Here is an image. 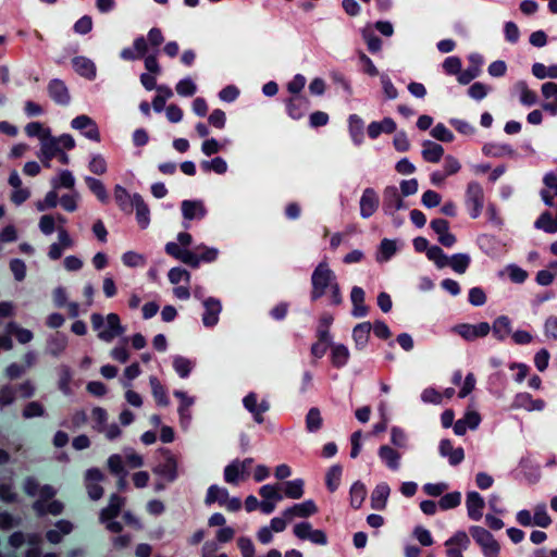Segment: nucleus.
Listing matches in <instances>:
<instances>
[{"label": "nucleus", "mask_w": 557, "mask_h": 557, "mask_svg": "<svg viewBox=\"0 0 557 557\" xmlns=\"http://www.w3.org/2000/svg\"><path fill=\"white\" fill-rule=\"evenodd\" d=\"M149 383L157 404L160 406H168L170 404V400L166 395V389L161 384V382L156 376H150Z\"/></svg>", "instance_id": "obj_51"}, {"label": "nucleus", "mask_w": 557, "mask_h": 557, "mask_svg": "<svg viewBox=\"0 0 557 557\" xmlns=\"http://www.w3.org/2000/svg\"><path fill=\"white\" fill-rule=\"evenodd\" d=\"M349 350L343 344H333L331 346V360L334 367L342 368L349 360Z\"/></svg>", "instance_id": "obj_44"}, {"label": "nucleus", "mask_w": 557, "mask_h": 557, "mask_svg": "<svg viewBox=\"0 0 557 557\" xmlns=\"http://www.w3.org/2000/svg\"><path fill=\"white\" fill-rule=\"evenodd\" d=\"M79 199H81V196H79L78 191L73 189V190H71V193L62 195L59 202H60L61 207L63 208V210H65L67 212H74L78 208Z\"/></svg>", "instance_id": "obj_64"}, {"label": "nucleus", "mask_w": 557, "mask_h": 557, "mask_svg": "<svg viewBox=\"0 0 557 557\" xmlns=\"http://www.w3.org/2000/svg\"><path fill=\"white\" fill-rule=\"evenodd\" d=\"M480 413L469 405L466 409L463 417L457 420L454 424V432L456 435H463L468 430H475L481 423Z\"/></svg>", "instance_id": "obj_14"}, {"label": "nucleus", "mask_w": 557, "mask_h": 557, "mask_svg": "<svg viewBox=\"0 0 557 557\" xmlns=\"http://www.w3.org/2000/svg\"><path fill=\"white\" fill-rule=\"evenodd\" d=\"M244 407L253 416L257 423L263 422V413L269 410L270 404L267 399H262L258 403V396L256 393H249L243 399Z\"/></svg>", "instance_id": "obj_18"}, {"label": "nucleus", "mask_w": 557, "mask_h": 557, "mask_svg": "<svg viewBox=\"0 0 557 557\" xmlns=\"http://www.w3.org/2000/svg\"><path fill=\"white\" fill-rule=\"evenodd\" d=\"M438 450L441 456L448 458L451 466L459 465L465 458L463 449L461 447L454 448L449 440H442Z\"/></svg>", "instance_id": "obj_28"}, {"label": "nucleus", "mask_w": 557, "mask_h": 557, "mask_svg": "<svg viewBox=\"0 0 557 557\" xmlns=\"http://www.w3.org/2000/svg\"><path fill=\"white\" fill-rule=\"evenodd\" d=\"M71 126L92 141L99 143L101 140L97 123L88 115L82 114L76 116L71 121Z\"/></svg>", "instance_id": "obj_13"}, {"label": "nucleus", "mask_w": 557, "mask_h": 557, "mask_svg": "<svg viewBox=\"0 0 557 557\" xmlns=\"http://www.w3.org/2000/svg\"><path fill=\"white\" fill-rule=\"evenodd\" d=\"M24 490L26 494L38 497L33 505L34 510L38 516H45L47 513L58 516L62 513L64 506L61 502L51 500L50 503H47L57 493L55 488L51 485L40 486L34 478H27L24 483Z\"/></svg>", "instance_id": "obj_1"}, {"label": "nucleus", "mask_w": 557, "mask_h": 557, "mask_svg": "<svg viewBox=\"0 0 557 557\" xmlns=\"http://www.w3.org/2000/svg\"><path fill=\"white\" fill-rule=\"evenodd\" d=\"M72 64L74 70L81 76H84L88 79H94L96 77V65L91 60L85 57H76L72 60Z\"/></svg>", "instance_id": "obj_40"}, {"label": "nucleus", "mask_w": 557, "mask_h": 557, "mask_svg": "<svg viewBox=\"0 0 557 557\" xmlns=\"http://www.w3.org/2000/svg\"><path fill=\"white\" fill-rule=\"evenodd\" d=\"M513 89L519 95V100L523 106L531 107L537 102L536 92L531 90L524 81L517 82Z\"/></svg>", "instance_id": "obj_41"}, {"label": "nucleus", "mask_w": 557, "mask_h": 557, "mask_svg": "<svg viewBox=\"0 0 557 557\" xmlns=\"http://www.w3.org/2000/svg\"><path fill=\"white\" fill-rule=\"evenodd\" d=\"M286 112L293 120L302 119L310 107V101L305 96L288 97L284 100Z\"/></svg>", "instance_id": "obj_15"}, {"label": "nucleus", "mask_w": 557, "mask_h": 557, "mask_svg": "<svg viewBox=\"0 0 557 557\" xmlns=\"http://www.w3.org/2000/svg\"><path fill=\"white\" fill-rule=\"evenodd\" d=\"M491 331L498 341H505L512 332L510 319L507 315L496 318L491 326Z\"/></svg>", "instance_id": "obj_37"}, {"label": "nucleus", "mask_w": 557, "mask_h": 557, "mask_svg": "<svg viewBox=\"0 0 557 557\" xmlns=\"http://www.w3.org/2000/svg\"><path fill=\"white\" fill-rule=\"evenodd\" d=\"M259 495L262 500L281 502L283 495L281 494V486L278 484H265L259 488Z\"/></svg>", "instance_id": "obj_61"}, {"label": "nucleus", "mask_w": 557, "mask_h": 557, "mask_svg": "<svg viewBox=\"0 0 557 557\" xmlns=\"http://www.w3.org/2000/svg\"><path fill=\"white\" fill-rule=\"evenodd\" d=\"M470 534L480 545L485 557H498L500 547L491 532L482 527L473 525L470 528Z\"/></svg>", "instance_id": "obj_8"}, {"label": "nucleus", "mask_w": 557, "mask_h": 557, "mask_svg": "<svg viewBox=\"0 0 557 557\" xmlns=\"http://www.w3.org/2000/svg\"><path fill=\"white\" fill-rule=\"evenodd\" d=\"M293 533L297 539L301 541L308 540L317 545L327 544V536L325 532L322 530L313 529L311 523L308 521L296 523L293 527Z\"/></svg>", "instance_id": "obj_12"}, {"label": "nucleus", "mask_w": 557, "mask_h": 557, "mask_svg": "<svg viewBox=\"0 0 557 557\" xmlns=\"http://www.w3.org/2000/svg\"><path fill=\"white\" fill-rule=\"evenodd\" d=\"M228 491L225 487H221L219 485H211L207 490L205 503L207 505H212L214 503H219L221 506L227 500Z\"/></svg>", "instance_id": "obj_46"}, {"label": "nucleus", "mask_w": 557, "mask_h": 557, "mask_svg": "<svg viewBox=\"0 0 557 557\" xmlns=\"http://www.w3.org/2000/svg\"><path fill=\"white\" fill-rule=\"evenodd\" d=\"M466 507L468 517L473 521H479L483 517L485 502L478 492H468L466 497Z\"/></svg>", "instance_id": "obj_24"}, {"label": "nucleus", "mask_w": 557, "mask_h": 557, "mask_svg": "<svg viewBox=\"0 0 557 557\" xmlns=\"http://www.w3.org/2000/svg\"><path fill=\"white\" fill-rule=\"evenodd\" d=\"M174 396L178 398L180 406H178V414H180V421L183 428H188L190 421H191V412L190 408L195 404V398L191 396H188L183 391H174Z\"/></svg>", "instance_id": "obj_25"}, {"label": "nucleus", "mask_w": 557, "mask_h": 557, "mask_svg": "<svg viewBox=\"0 0 557 557\" xmlns=\"http://www.w3.org/2000/svg\"><path fill=\"white\" fill-rule=\"evenodd\" d=\"M350 300L352 302L351 314L356 318H362L368 313V307L364 305V292L361 287L355 286L350 293Z\"/></svg>", "instance_id": "obj_34"}, {"label": "nucleus", "mask_w": 557, "mask_h": 557, "mask_svg": "<svg viewBox=\"0 0 557 557\" xmlns=\"http://www.w3.org/2000/svg\"><path fill=\"white\" fill-rule=\"evenodd\" d=\"M350 505L358 509L361 507L364 498H366V495H367V490H366V486L357 481L355 482L351 487H350Z\"/></svg>", "instance_id": "obj_59"}, {"label": "nucleus", "mask_w": 557, "mask_h": 557, "mask_svg": "<svg viewBox=\"0 0 557 557\" xmlns=\"http://www.w3.org/2000/svg\"><path fill=\"white\" fill-rule=\"evenodd\" d=\"M162 461L153 468V472L168 482H174L180 474V460L169 449H160Z\"/></svg>", "instance_id": "obj_7"}, {"label": "nucleus", "mask_w": 557, "mask_h": 557, "mask_svg": "<svg viewBox=\"0 0 557 557\" xmlns=\"http://www.w3.org/2000/svg\"><path fill=\"white\" fill-rule=\"evenodd\" d=\"M253 463L252 458L244 460H234L224 469V480L228 484H238L239 481L247 479L249 469Z\"/></svg>", "instance_id": "obj_10"}, {"label": "nucleus", "mask_w": 557, "mask_h": 557, "mask_svg": "<svg viewBox=\"0 0 557 557\" xmlns=\"http://www.w3.org/2000/svg\"><path fill=\"white\" fill-rule=\"evenodd\" d=\"M172 363L175 372L180 377L186 379L195 368V361L186 357L176 355L172 358Z\"/></svg>", "instance_id": "obj_43"}, {"label": "nucleus", "mask_w": 557, "mask_h": 557, "mask_svg": "<svg viewBox=\"0 0 557 557\" xmlns=\"http://www.w3.org/2000/svg\"><path fill=\"white\" fill-rule=\"evenodd\" d=\"M25 133L28 137H36L40 144L51 133V129L40 122H30L25 126Z\"/></svg>", "instance_id": "obj_57"}, {"label": "nucleus", "mask_w": 557, "mask_h": 557, "mask_svg": "<svg viewBox=\"0 0 557 557\" xmlns=\"http://www.w3.org/2000/svg\"><path fill=\"white\" fill-rule=\"evenodd\" d=\"M49 96L59 104H67L70 102V94L65 84L60 79H52L48 85Z\"/></svg>", "instance_id": "obj_31"}, {"label": "nucleus", "mask_w": 557, "mask_h": 557, "mask_svg": "<svg viewBox=\"0 0 557 557\" xmlns=\"http://www.w3.org/2000/svg\"><path fill=\"white\" fill-rule=\"evenodd\" d=\"M124 503L125 499L123 497L116 494L111 495L108 506L100 511V521L117 517Z\"/></svg>", "instance_id": "obj_38"}, {"label": "nucleus", "mask_w": 557, "mask_h": 557, "mask_svg": "<svg viewBox=\"0 0 557 557\" xmlns=\"http://www.w3.org/2000/svg\"><path fill=\"white\" fill-rule=\"evenodd\" d=\"M318 510L315 503L312 499H308L286 508L283 510V516L287 520H293L294 518H308L315 515Z\"/></svg>", "instance_id": "obj_17"}, {"label": "nucleus", "mask_w": 557, "mask_h": 557, "mask_svg": "<svg viewBox=\"0 0 557 557\" xmlns=\"http://www.w3.org/2000/svg\"><path fill=\"white\" fill-rule=\"evenodd\" d=\"M384 206L387 210H399L404 206V201L396 187H387L384 191Z\"/></svg>", "instance_id": "obj_48"}, {"label": "nucleus", "mask_w": 557, "mask_h": 557, "mask_svg": "<svg viewBox=\"0 0 557 557\" xmlns=\"http://www.w3.org/2000/svg\"><path fill=\"white\" fill-rule=\"evenodd\" d=\"M165 252L191 268H198L201 262H212L219 256L216 248L205 244L196 246L195 250H189L181 249L175 242L165 245Z\"/></svg>", "instance_id": "obj_2"}, {"label": "nucleus", "mask_w": 557, "mask_h": 557, "mask_svg": "<svg viewBox=\"0 0 557 557\" xmlns=\"http://www.w3.org/2000/svg\"><path fill=\"white\" fill-rule=\"evenodd\" d=\"M482 151L485 156L492 158H515L516 151L508 144L487 143L483 146Z\"/></svg>", "instance_id": "obj_29"}, {"label": "nucleus", "mask_w": 557, "mask_h": 557, "mask_svg": "<svg viewBox=\"0 0 557 557\" xmlns=\"http://www.w3.org/2000/svg\"><path fill=\"white\" fill-rule=\"evenodd\" d=\"M304 480L295 479L293 481H287L283 485L284 495L290 499H299L304 495Z\"/></svg>", "instance_id": "obj_50"}, {"label": "nucleus", "mask_w": 557, "mask_h": 557, "mask_svg": "<svg viewBox=\"0 0 557 557\" xmlns=\"http://www.w3.org/2000/svg\"><path fill=\"white\" fill-rule=\"evenodd\" d=\"M470 65L467 70L459 73L457 79L460 84L466 85L469 84L472 79L478 77L481 73V67L483 65V57L479 53H471L468 57Z\"/></svg>", "instance_id": "obj_23"}, {"label": "nucleus", "mask_w": 557, "mask_h": 557, "mask_svg": "<svg viewBox=\"0 0 557 557\" xmlns=\"http://www.w3.org/2000/svg\"><path fill=\"white\" fill-rule=\"evenodd\" d=\"M377 455L382 463L391 471H398L400 469L403 455L398 448L382 445L379 447Z\"/></svg>", "instance_id": "obj_19"}, {"label": "nucleus", "mask_w": 557, "mask_h": 557, "mask_svg": "<svg viewBox=\"0 0 557 557\" xmlns=\"http://www.w3.org/2000/svg\"><path fill=\"white\" fill-rule=\"evenodd\" d=\"M114 198H115V201L117 202L119 207L124 210V211H128L131 209H133V206H134V201H133V196H131L127 190L122 187L121 185H116L114 187Z\"/></svg>", "instance_id": "obj_58"}, {"label": "nucleus", "mask_w": 557, "mask_h": 557, "mask_svg": "<svg viewBox=\"0 0 557 557\" xmlns=\"http://www.w3.org/2000/svg\"><path fill=\"white\" fill-rule=\"evenodd\" d=\"M230 143V139L218 141L215 138H206L201 145V151L205 156L210 157L223 150Z\"/></svg>", "instance_id": "obj_60"}, {"label": "nucleus", "mask_w": 557, "mask_h": 557, "mask_svg": "<svg viewBox=\"0 0 557 557\" xmlns=\"http://www.w3.org/2000/svg\"><path fill=\"white\" fill-rule=\"evenodd\" d=\"M534 226L549 234L557 233V221L548 211L543 212L535 221Z\"/></svg>", "instance_id": "obj_54"}, {"label": "nucleus", "mask_w": 557, "mask_h": 557, "mask_svg": "<svg viewBox=\"0 0 557 557\" xmlns=\"http://www.w3.org/2000/svg\"><path fill=\"white\" fill-rule=\"evenodd\" d=\"M200 166L205 172H214L216 174H224L227 171V163L221 157H215L211 160L201 161Z\"/></svg>", "instance_id": "obj_53"}, {"label": "nucleus", "mask_w": 557, "mask_h": 557, "mask_svg": "<svg viewBox=\"0 0 557 557\" xmlns=\"http://www.w3.org/2000/svg\"><path fill=\"white\" fill-rule=\"evenodd\" d=\"M361 36L371 53H377L382 49V40L374 34L370 25L361 29Z\"/></svg>", "instance_id": "obj_49"}, {"label": "nucleus", "mask_w": 557, "mask_h": 557, "mask_svg": "<svg viewBox=\"0 0 557 557\" xmlns=\"http://www.w3.org/2000/svg\"><path fill=\"white\" fill-rule=\"evenodd\" d=\"M397 251L396 242L391 239H383L379 247V252L376 256L377 262H386L389 260Z\"/></svg>", "instance_id": "obj_55"}, {"label": "nucleus", "mask_w": 557, "mask_h": 557, "mask_svg": "<svg viewBox=\"0 0 557 557\" xmlns=\"http://www.w3.org/2000/svg\"><path fill=\"white\" fill-rule=\"evenodd\" d=\"M335 282L336 276L329 264L324 261L320 262L311 275V299L317 300L322 297Z\"/></svg>", "instance_id": "obj_5"}, {"label": "nucleus", "mask_w": 557, "mask_h": 557, "mask_svg": "<svg viewBox=\"0 0 557 557\" xmlns=\"http://www.w3.org/2000/svg\"><path fill=\"white\" fill-rule=\"evenodd\" d=\"M451 331L467 342H474L487 336L491 332V325L487 322H480L476 324L461 323L455 325Z\"/></svg>", "instance_id": "obj_11"}, {"label": "nucleus", "mask_w": 557, "mask_h": 557, "mask_svg": "<svg viewBox=\"0 0 557 557\" xmlns=\"http://www.w3.org/2000/svg\"><path fill=\"white\" fill-rule=\"evenodd\" d=\"M66 346V336L58 333L48 341L47 350L52 356L58 357L65 350Z\"/></svg>", "instance_id": "obj_56"}, {"label": "nucleus", "mask_w": 557, "mask_h": 557, "mask_svg": "<svg viewBox=\"0 0 557 557\" xmlns=\"http://www.w3.org/2000/svg\"><path fill=\"white\" fill-rule=\"evenodd\" d=\"M360 215L363 219L370 218L379 207V196L373 188H366L360 198Z\"/></svg>", "instance_id": "obj_27"}, {"label": "nucleus", "mask_w": 557, "mask_h": 557, "mask_svg": "<svg viewBox=\"0 0 557 557\" xmlns=\"http://www.w3.org/2000/svg\"><path fill=\"white\" fill-rule=\"evenodd\" d=\"M343 468L339 465L332 466L325 475V484L330 492H335L342 480Z\"/></svg>", "instance_id": "obj_52"}, {"label": "nucleus", "mask_w": 557, "mask_h": 557, "mask_svg": "<svg viewBox=\"0 0 557 557\" xmlns=\"http://www.w3.org/2000/svg\"><path fill=\"white\" fill-rule=\"evenodd\" d=\"M541 92L545 99V102L542 104L543 110L550 115H557V83H544L541 86Z\"/></svg>", "instance_id": "obj_26"}, {"label": "nucleus", "mask_w": 557, "mask_h": 557, "mask_svg": "<svg viewBox=\"0 0 557 557\" xmlns=\"http://www.w3.org/2000/svg\"><path fill=\"white\" fill-rule=\"evenodd\" d=\"M181 211L184 219L183 225L189 227L191 221H200L206 218L208 210L203 200H183L181 202Z\"/></svg>", "instance_id": "obj_9"}, {"label": "nucleus", "mask_w": 557, "mask_h": 557, "mask_svg": "<svg viewBox=\"0 0 557 557\" xmlns=\"http://www.w3.org/2000/svg\"><path fill=\"white\" fill-rule=\"evenodd\" d=\"M431 228L437 235V240L444 247L450 248L456 243V236L449 232V223L444 219L431 221Z\"/></svg>", "instance_id": "obj_21"}, {"label": "nucleus", "mask_w": 557, "mask_h": 557, "mask_svg": "<svg viewBox=\"0 0 557 557\" xmlns=\"http://www.w3.org/2000/svg\"><path fill=\"white\" fill-rule=\"evenodd\" d=\"M471 263V257L468 253H455L448 257L447 267L458 274H463Z\"/></svg>", "instance_id": "obj_45"}, {"label": "nucleus", "mask_w": 557, "mask_h": 557, "mask_svg": "<svg viewBox=\"0 0 557 557\" xmlns=\"http://www.w3.org/2000/svg\"><path fill=\"white\" fill-rule=\"evenodd\" d=\"M84 180L90 191L98 198L100 202L107 203L109 201L108 191L101 181L91 176H86Z\"/></svg>", "instance_id": "obj_47"}, {"label": "nucleus", "mask_w": 557, "mask_h": 557, "mask_svg": "<svg viewBox=\"0 0 557 557\" xmlns=\"http://www.w3.org/2000/svg\"><path fill=\"white\" fill-rule=\"evenodd\" d=\"M103 479V473L97 468H91L86 471L85 485L87 493L92 500H98L102 497L103 488L99 485V482Z\"/></svg>", "instance_id": "obj_16"}, {"label": "nucleus", "mask_w": 557, "mask_h": 557, "mask_svg": "<svg viewBox=\"0 0 557 557\" xmlns=\"http://www.w3.org/2000/svg\"><path fill=\"white\" fill-rule=\"evenodd\" d=\"M75 139L70 134L53 136L52 132L39 144L36 156L47 169L51 168V161L61 150H72Z\"/></svg>", "instance_id": "obj_3"}, {"label": "nucleus", "mask_w": 557, "mask_h": 557, "mask_svg": "<svg viewBox=\"0 0 557 557\" xmlns=\"http://www.w3.org/2000/svg\"><path fill=\"white\" fill-rule=\"evenodd\" d=\"M76 180L70 170H59L58 173L51 177L50 185L53 189L58 190L66 188L70 190L74 189Z\"/></svg>", "instance_id": "obj_33"}, {"label": "nucleus", "mask_w": 557, "mask_h": 557, "mask_svg": "<svg viewBox=\"0 0 557 557\" xmlns=\"http://www.w3.org/2000/svg\"><path fill=\"white\" fill-rule=\"evenodd\" d=\"M372 325L370 322L357 324L352 330V339L357 349H363L370 338Z\"/></svg>", "instance_id": "obj_39"}, {"label": "nucleus", "mask_w": 557, "mask_h": 557, "mask_svg": "<svg viewBox=\"0 0 557 557\" xmlns=\"http://www.w3.org/2000/svg\"><path fill=\"white\" fill-rule=\"evenodd\" d=\"M532 74L539 79L557 78V64L545 66L542 63H534Z\"/></svg>", "instance_id": "obj_62"}, {"label": "nucleus", "mask_w": 557, "mask_h": 557, "mask_svg": "<svg viewBox=\"0 0 557 557\" xmlns=\"http://www.w3.org/2000/svg\"><path fill=\"white\" fill-rule=\"evenodd\" d=\"M485 205V194L482 185L476 181H470L465 190V207L472 219H478Z\"/></svg>", "instance_id": "obj_6"}, {"label": "nucleus", "mask_w": 557, "mask_h": 557, "mask_svg": "<svg viewBox=\"0 0 557 557\" xmlns=\"http://www.w3.org/2000/svg\"><path fill=\"white\" fill-rule=\"evenodd\" d=\"M391 488L387 483H379L371 494V507L375 510H383L386 507Z\"/></svg>", "instance_id": "obj_30"}, {"label": "nucleus", "mask_w": 557, "mask_h": 557, "mask_svg": "<svg viewBox=\"0 0 557 557\" xmlns=\"http://www.w3.org/2000/svg\"><path fill=\"white\" fill-rule=\"evenodd\" d=\"M363 121L357 114L348 117V129L355 145L360 146L363 141Z\"/></svg>", "instance_id": "obj_42"}, {"label": "nucleus", "mask_w": 557, "mask_h": 557, "mask_svg": "<svg viewBox=\"0 0 557 557\" xmlns=\"http://www.w3.org/2000/svg\"><path fill=\"white\" fill-rule=\"evenodd\" d=\"M546 404L543 399H534L529 393H518L511 404L513 409H524L527 411H542Z\"/></svg>", "instance_id": "obj_22"}, {"label": "nucleus", "mask_w": 557, "mask_h": 557, "mask_svg": "<svg viewBox=\"0 0 557 557\" xmlns=\"http://www.w3.org/2000/svg\"><path fill=\"white\" fill-rule=\"evenodd\" d=\"M94 330L98 332V337L107 343H111L115 337L125 332L121 320L116 313H109L103 317L100 313H92L90 317Z\"/></svg>", "instance_id": "obj_4"}, {"label": "nucleus", "mask_w": 557, "mask_h": 557, "mask_svg": "<svg viewBox=\"0 0 557 557\" xmlns=\"http://www.w3.org/2000/svg\"><path fill=\"white\" fill-rule=\"evenodd\" d=\"M134 206L136 211V220L141 228H146L150 223V211L140 195H133Z\"/></svg>", "instance_id": "obj_36"}, {"label": "nucleus", "mask_w": 557, "mask_h": 557, "mask_svg": "<svg viewBox=\"0 0 557 557\" xmlns=\"http://www.w3.org/2000/svg\"><path fill=\"white\" fill-rule=\"evenodd\" d=\"M203 307L202 323L206 327H213L218 324L222 311L221 301L216 298L209 297L203 300Z\"/></svg>", "instance_id": "obj_20"}, {"label": "nucleus", "mask_w": 557, "mask_h": 557, "mask_svg": "<svg viewBox=\"0 0 557 557\" xmlns=\"http://www.w3.org/2000/svg\"><path fill=\"white\" fill-rule=\"evenodd\" d=\"M470 544L469 536L465 531H457L451 537L445 542L447 548L455 547L460 550H466Z\"/></svg>", "instance_id": "obj_63"}, {"label": "nucleus", "mask_w": 557, "mask_h": 557, "mask_svg": "<svg viewBox=\"0 0 557 557\" xmlns=\"http://www.w3.org/2000/svg\"><path fill=\"white\" fill-rule=\"evenodd\" d=\"M396 129V123L391 117H384L380 122H372L368 126V135L370 138L375 139L382 133L392 134Z\"/></svg>", "instance_id": "obj_35"}, {"label": "nucleus", "mask_w": 557, "mask_h": 557, "mask_svg": "<svg viewBox=\"0 0 557 557\" xmlns=\"http://www.w3.org/2000/svg\"><path fill=\"white\" fill-rule=\"evenodd\" d=\"M422 158L424 161L430 163H438L444 156V148L434 141L423 140L422 141Z\"/></svg>", "instance_id": "obj_32"}]
</instances>
